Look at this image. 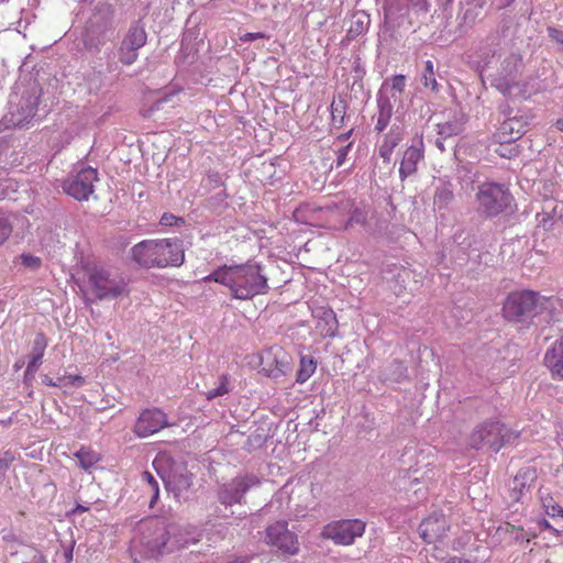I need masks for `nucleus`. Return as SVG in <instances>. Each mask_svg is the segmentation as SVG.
I'll use <instances>...</instances> for the list:
<instances>
[{"label":"nucleus","mask_w":563,"mask_h":563,"mask_svg":"<svg viewBox=\"0 0 563 563\" xmlns=\"http://www.w3.org/2000/svg\"><path fill=\"white\" fill-rule=\"evenodd\" d=\"M137 533L133 542L143 549L147 558H158L198 541L188 529L159 518L142 521L137 527Z\"/></svg>","instance_id":"obj_1"},{"label":"nucleus","mask_w":563,"mask_h":563,"mask_svg":"<svg viewBox=\"0 0 563 563\" xmlns=\"http://www.w3.org/2000/svg\"><path fill=\"white\" fill-rule=\"evenodd\" d=\"M227 286L233 298L249 300L269 289L267 277L262 267L255 263L242 265H223L203 278Z\"/></svg>","instance_id":"obj_2"},{"label":"nucleus","mask_w":563,"mask_h":563,"mask_svg":"<svg viewBox=\"0 0 563 563\" xmlns=\"http://www.w3.org/2000/svg\"><path fill=\"white\" fill-rule=\"evenodd\" d=\"M130 253L136 265L147 269L179 267L185 262L184 244L178 238L144 240Z\"/></svg>","instance_id":"obj_3"},{"label":"nucleus","mask_w":563,"mask_h":563,"mask_svg":"<svg viewBox=\"0 0 563 563\" xmlns=\"http://www.w3.org/2000/svg\"><path fill=\"white\" fill-rule=\"evenodd\" d=\"M87 276L88 290L97 300H112L130 294L128 280L102 266L88 267Z\"/></svg>","instance_id":"obj_4"},{"label":"nucleus","mask_w":563,"mask_h":563,"mask_svg":"<svg viewBox=\"0 0 563 563\" xmlns=\"http://www.w3.org/2000/svg\"><path fill=\"white\" fill-rule=\"evenodd\" d=\"M250 357V364L258 367L260 374L274 380L287 376L292 371L291 355L279 345H272Z\"/></svg>","instance_id":"obj_5"},{"label":"nucleus","mask_w":563,"mask_h":563,"mask_svg":"<svg viewBox=\"0 0 563 563\" xmlns=\"http://www.w3.org/2000/svg\"><path fill=\"white\" fill-rule=\"evenodd\" d=\"M541 296L533 290H515L508 294L503 305V317L512 322H521L538 312Z\"/></svg>","instance_id":"obj_6"},{"label":"nucleus","mask_w":563,"mask_h":563,"mask_svg":"<svg viewBox=\"0 0 563 563\" xmlns=\"http://www.w3.org/2000/svg\"><path fill=\"white\" fill-rule=\"evenodd\" d=\"M477 210L486 218L501 213L510 203L511 195L505 186L496 183H484L476 192Z\"/></svg>","instance_id":"obj_7"},{"label":"nucleus","mask_w":563,"mask_h":563,"mask_svg":"<svg viewBox=\"0 0 563 563\" xmlns=\"http://www.w3.org/2000/svg\"><path fill=\"white\" fill-rule=\"evenodd\" d=\"M366 522L361 519H343L325 525L321 538L331 540L338 545H351L356 538L364 534Z\"/></svg>","instance_id":"obj_8"},{"label":"nucleus","mask_w":563,"mask_h":563,"mask_svg":"<svg viewBox=\"0 0 563 563\" xmlns=\"http://www.w3.org/2000/svg\"><path fill=\"white\" fill-rule=\"evenodd\" d=\"M264 542L283 553L284 555H296L299 553L298 536L289 530L285 520L276 521L265 529Z\"/></svg>","instance_id":"obj_9"},{"label":"nucleus","mask_w":563,"mask_h":563,"mask_svg":"<svg viewBox=\"0 0 563 563\" xmlns=\"http://www.w3.org/2000/svg\"><path fill=\"white\" fill-rule=\"evenodd\" d=\"M508 430L497 420H487L477 426L471 434V444L474 448L487 446L494 451H498L504 446Z\"/></svg>","instance_id":"obj_10"},{"label":"nucleus","mask_w":563,"mask_h":563,"mask_svg":"<svg viewBox=\"0 0 563 563\" xmlns=\"http://www.w3.org/2000/svg\"><path fill=\"white\" fill-rule=\"evenodd\" d=\"M97 179V170L91 167H85L64 180L63 190L78 201H86L93 192Z\"/></svg>","instance_id":"obj_11"},{"label":"nucleus","mask_w":563,"mask_h":563,"mask_svg":"<svg viewBox=\"0 0 563 563\" xmlns=\"http://www.w3.org/2000/svg\"><path fill=\"white\" fill-rule=\"evenodd\" d=\"M147 42V34L143 26L133 25L123 37L119 49L118 59L123 65H132L139 58V49Z\"/></svg>","instance_id":"obj_12"},{"label":"nucleus","mask_w":563,"mask_h":563,"mask_svg":"<svg viewBox=\"0 0 563 563\" xmlns=\"http://www.w3.org/2000/svg\"><path fill=\"white\" fill-rule=\"evenodd\" d=\"M168 427L166 413L158 408L144 409L133 428L134 433L140 438L155 434Z\"/></svg>","instance_id":"obj_13"},{"label":"nucleus","mask_w":563,"mask_h":563,"mask_svg":"<svg viewBox=\"0 0 563 563\" xmlns=\"http://www.w3.org/2000/svg\"><path fill=\"white\" fill-rule=\"evenodd\" d=\"M424 158V144L422 134H416L412 143L404 154L399 166V176L401 180L413 175L418 170V163Z\"/></svg>","instance_id":"obj_14"},{"label":"nucleus","mask_w":563,"mask_h":563,"mask_svg":"<svg viewBox=\"0 0 563 563\" xmlns=\"http://www.w3.org/2000/svg\"><path fill=\"white\" fill-rule=\"evenodd\" d=\"M449 529L446 517L440 512L431 514L419 526L420 537L429 544L442 541Z\"/></svg>","instance_id":"obj_15"},{"label":"nucleus","mask_w":563,"mask_h":563,"mask_svg":"<svg viewBox=\"0 0 563 563\" xmlns=\"http://www.w3.org/2000/svg\"><path fill=\"white\" fill-rule=\"evenodd\" d=\"M260 484V478L254 475L236 477L230 484L223 486L220 493L222 504L232 505L241 503L244 494L253 486Z\"/></svg>","instance_id":"obj_16"},{"label":"nucleus","mask_w":563,"mask_h":563,"mask_svg":"<svg viewBox=\"0 0 563 563\" xmlns=\"http://www.w3.org/2000/svg\"><path fill=\"white\" fill-rule=\"evenodd\" d=\"M528 120L523 117H512L505 120L494 133V140L501 144H512L527 131Z\"/></svg>","instance_id":"obj_17"},{"label":"nucleus","mask_w":563,"mask_h":563,"mask_svg":"<svg viewBox=\"0 0 563 563\" xmlns=\"http://www.w3.org/2000/svg\"><path fill=\"white\" fill-rule=\"evenodd\" d=\"M543 361L552 378L563 379V334L545 352Z\"/></svg>","instance_id":"obj_18"},{"label":"nucleus","mask_w":563,"mask_h":563,"mask_svg":"<svg viewBox=\"0 0 563 563\" xmlns=\"http://www.w3.org/2000/svg\"><path fill=\"white\" fill-rule=\"evenodd\" d=\"M537 479V472L533 467L520 470L512 481V498L519 501L520 498L530 490Z\"/></svg>","instance_id":"obj_19"},{"label":"nucleus","mask_w":563,"mask_h":563,"mask_svg":"<svg viewBox=\"0 0 563 563\" xmlns=\"http://www.w3.org/2000/svg\"><path fill=\"white\" fill-rule=\"evenodd\" d=\"M141 492L148 497V507L154 508L159 497V484L153 474L145 471L141 476Z\"/></svg>","instance_id":"obj_20"},{"label":"nucleus","mask_w":563,"mask_h":563,"mask_svg":"<svg viewBox=\"0 0 563 563\" xmlns=\"http://www.w3.org/2000/svg\"><path fill=\"white\" fill-rule=\"evenodd\" d=\"M166 486L170 487L176 494H180L190 488L192 481L191 474L186 467H181L179 472H173L167 479L163 478Z\"/></svg>","instance_id":"obj_21"},{"label":"nucleus","mask_w":563,"mask_h":563,"mask_svg":"<svg viewBox=\"0 0 563 563\" xmlns=\"http://www.w3.org/2000/svg\"><path fill=\"white\" fill-rule=\"evenodd\" d=\"M378 112L376 118L375 130L380 133L389 124L393 117L394 107L388 98H378L377 100Z\"/></svg>","instance_id":"obj_22"},{"label":"nucleus","mask_w":563,"mask_h":563,"mask_svg":"<svg viewBox=\"0 0 563 563\" xmlns=\"http://www.w3.org/2000/svg\"><path fill=\"white\" fill-rule=\"evenodd\" d=\"M317 365L318 363L313 356L302 355L296 374V382L298 384L306 383L314 374Z\"/></svg>","instance_id":"obj_23"},{"label":"nucleus","mask_w":563,"mask_h":563,"mask_svg":"<svg viewBox=\"0 0 563 563\" xmlns=\"http://www.w3.org/2000/svg\"><path fill=\"white\" fill-rule=\"evenodd\" d=\"M453 186L449 181H443L441 186H439L433 196V203L438 208H446L453 200Z\"/></svg>","instance_id":"obj_24"},{"label":"nucleus","mask_w":563,"mask_h":563,"mask_svg":"<svg viewBox=\"0 0 563 563\" xmlns=\"http://www.w3.org/2000/svg\"><path fill=\"white\" fill-rule=\"evenodd\" d=\"M74 455L78 460L79 466L85 471H89L100 461L99 453L91 448L82 446Z\"/></svg>","instance_id":"obj_25"},{"label":"nucleus","mask_w":563,"mask_h":563,"mask_svg":"<svg viewBox=\"0 0 563 563\" xmlns=\"http://www.w3.org/2000/svg\"><path fill=\"white\" fill-rule=\"evenodd\" d=\"M540 501L548 516L563 518V508L554 500L550 493L540 492Z\"/></svg>","instance_id":"obj_26"},{"label":"nucleus","mask_w":563,"mask_h":563,"mask_svg":"<svg viewBox=\"0 0 563 563\" xmlns=\"http://www.w3.org/2000/svg\"><path fill=\"white\" fill-rule=\"evenodd\" d=\"M421 81L424 88L430 89L434 93L439 92L440 86L435 78L434 65L432 60H427L424 63V70L421 76Z\"/></svg>","instance_id":"obj_27"},{"label":"nucleus","mask_w":563,"mask_h":563,"mask_svg":"<svg viewBox=\"0 0 563 563\" xmlns=\"http://www.w3.org/2000/svg\"><path fill=\"white\" fill-rule=\"evenodd\" d=\"M345 102L342 99L333 100L330 106L332 123L335 128H341L345 118Z\"/></svg>","instance_id":"obj_28"},{"label":"nucleus","mask_w":563,"mask_h":563,"mask_svg":"<svg viewBox=\"0 0 563 563\" xmlns=\"http://www.w3.org/2000/svg\"><path fill=\"white\" fill-rule=\"evenodd\" d=\"M219 386L217 388L210 389L205 393V397L207 400H212L217 397L224 396L230 393V383H229V376L227 374H222L219 377Z\"/></svg>","instance_id":"obj_29"},{"label":"nucleus","mask_w":563,"mask_h":563,"mask_svg":"<svg viewBox=\"0 0 563 563\" xmlns=\"http://www.w3.org/2000/svg\"><path fill=\"white\" fill-rule=\"evenodd\" d=\"M15 459V453L12 451H5L2 454H0V482L4 479L7 472L9 471Z\"/></svg>","instance_id":"obj_30"},{"label":"nucleus","mask_w":563,"mask_h":563,"mask_svg":"<svg viewBox=\"0 0 563 563\" xmlns=\"http://www.w3.org/2000/svg\"><path fill=\"white\" fill-rule=\"evenodd\" d=\"M398 144L384 137L383 143L379 145L378 154L385 162H390L393 152Z\"/></svg>","instance_id":"obj_31"},{"label":"nucleus","mask_w":563,"mask_h":563,"mask_svg":"<svg viewBox=\"0 0 563 563\" xmlns=\"http://www.w3.org/2000/svg\"><path fill=\"white\" fill-rule=\"evenodd\" d=\"M404 134H405V130H404V126L402 125H397V124H394L389 132L387 134H385V139L391 141V142H395L396 144L399 145V143L402 141L404 139Z\"/></svg>","instance_id":"obj_32"},{"label":"nucleus","mask_w":563,"mask_h":563,"mask_svg":"<svg viewBox=\"0 0 563 563\" xmlns=\"http://www.w3.org/2000/svg\"><path fill=\"white\" fill-rule=\"evenodd\" d=\"M21 263L30 269H37L42 265V260L38 256L23 253L20 256Z\"/></svg>","instance_id":"obj_33"},{"label":"nucleus","mask_w":563,"mask_h":563,"mask_svg":"<svg viewBox=\"0 0 563 563\" xmlns=\"http://www.w3.org/2000/svg\"><path fill=\"white\" fill-rule=\"evenodd\" d=\"M495 152L505 158H512L518 154V150L516 146H512V144H501L499 143V146L495 150Z\"/></svg>","instance_id":"obj_34"},{"label":"nucleus","mask_w":563,"mask_h":563,"mask_svg":"<svg viewBox=\"0 0 563 563\" xmlns=\"http://www.w3.org/2000/svg\"><path fill=\"white\" fill-rule=\"evenodd\" d=\"M12 233V227L9 223V221L0 217V245H2L11 235Z\"/></svg>","instance_id":"obj_35"},{"label":"nucleus","mask_w":563,"mask_h":563,"mask_svg":"<svg viewBox=\"0 0 563 563\" xmlns=\"http://www.w3.org/2000/svg\"><path fill=\"white\" fill-rule=\"evenodd\" d=\"M47 340L44 333H37L33 342V353L44 354Z\"/></svg>","instance_id":"obj_36"},{"label":"nucleus","mask_w":563,"mask_h":563,"mask_svg":"<svg viewBox=\"0 0 563 563\" xmlns=\"http://www.w3.org/2000/svg\"><path fill=\"white\" fill-rule=\"evenodd\" d=\"M406 87V77L404 75H396L391 78V89L401 95Z\"/></svg>","instance_id":"obj_37"},{"label":"nucleus","mask_w":563,"mask_h":563,"mask_svg":"<svg viewBox=\"0 0 563 563\" xmlns=\"http://www.w3.org/2000/svg\"><path fill=\"white\" fill-rule=\"evenodd\" d=\"M352 146V143L347 144L346 146H343L341 148H339L335 153H336V159H335V167L339 168L341 166H343V164L345 163V159H346V156L350 152V148Z\"/></svg>","instance_id":"obj_38"},{"label":"nucleus","mask_w":563,"mask_h":563,"mask_svg":"<svg viewBox=\"0 0 563 563\" xmlns=\"http://www.w3.org/2000/svg\"><path fill=\"white\" fill-rule=\"evenodd\" d=\"M64 377H65V386L73 385V386L80 387L85 384V378L80 375H69V376H64Z\"/></svg>","instance_id":"obj_39"},{"label":"nucleus","mask_w":563,"mask_h":563,"mask_svg":"<svg viewBox=\"0 0 563 563\" xmlns=\"http://www.w3.org/2000/svg\"><path fill=\"white\" fill-rule=\"evenodd\" d=\"M261 38H267L266 34L262 32H249L240 37L242 42H252Z\"/></svg>","instance_id":"obj_40"},{"label":"nucleus","mask_w":563,"mask_h":563,"mask_svg":"<svg viewBox=\"0 0 563 563\" xmlns=\"http://www.w3.org/2000/svg\"><path fill=\"white\" fill-rule=\"evenodd\" d=\"M178 221H183V220L180 218L175 217L172 213H164L161 217V221L159 222L163 225L172 227V225L176 224Z\"/></svg>","instance_id":"obj_41"},{"label":"nucleus","mask_w":563,"mask_h":563,"mask_svg":"<svg viewBox=\"0 0 563 563\" xmlns=\"http://www.w3.org/2000/svg\"><path fill=\"white\" fill-rule=\"evenodd\" d=\"M43 383L47 386L60 387V386H65V377H58L57 380H54L53 378L45 376L43 378Z\"/></svg>","instance_id":"obj_42"},{"label":"nucleus","mask_w":563,"mask_h":563,"mask_svg":"<svg viewBox=\"0 0 563 563\" xmlns=\"http://www.w3.org/2000/svg\"><path fill=\"white\" fill-rule=\"evenodd\" d=\"M548 33L552 40L563 44V32H561L560 30H558L555 27L550 26V27H548Z\"/></svg>","instance_id":"obj_43"},{"label":"nucleus","mask_w":563,"mask_h":563,"mask_svg":"<svg viewBox=\"0 0 563 563\" xmlns=\"http://www.w3.org/2000/svg\"><path fill=\"white\" fill-rule=\"evenodd\" d=\"M44 354L33 353L31 361L29 362L27 369L37 367L42 363Z\"/></svg>","instance_id":"obj_44"},{"label":"nucleus","mask_w":563,"mask_h":563,"mask_svg":"<svg viewBox=\"0 0 563 563\" xmlns=\"http://www.w3.org/2000/svg\"><path fill=\"white\" fill-rule=\"evenodd\" d=\"M445 563H471V561L460 556H452Z\"/></svg>","instance_id":"obj_45"},{"label":"nucleus","mask_w":563,"mask_h":563,"mask_svg":"<svg viewBox=\"0 0 563 563\" xmlns=\"http://www.w3.org/2000/svg\"><path fill=\"white\" fill-rule=\"evenodd\" d=\"M2 539L5 541V542H15L16 541V537L14 533H12L11 531L7 532V533H3L2 536Z\"/></svg>","instance_id":"obj_46"},{"label":"nucleus","mask_w":563,"mask_h":563,"mask_svg":"<svg viewBox=\"0 0 563 563\" xmlns=\"http://www.w3.org/2000/svg\"><path fill=\"white\" fill-rule=\"evenodd\" d=\"M88 507L86 506H82L80 504H77V506L75 507V509L73 510V514H77V512H85V511H88Z\"/></svg>","instance_id":"obj_47"},{"label":"nucleus","mask_w":563,"mask_h":563,"mask_svg":"<svg viewBox=\"0 0 563 563\" xmlns=\"http://www.w3.org/2000/svg\"><path fill=\"white\" fill-rule=\"evenodd\" d=\"M555 128H556L559 131L563 132V117H562V118H560V119H558V120L555 121Z\"/></svg>","instance_id":"obj_48"},{"label":"nucleus","mask_w":563,"mask_h":563,"mask_svg":"<svg viewBox=\"0 0 563 563\" xmlns=\"http://www.w3.org/2000/svg\"><path fill=\"white\" fill-rule=\"evenodd\" d=\"M350 134H351V131L349 133H346V134L341 135L340 139H344L345 140V139L349 137Z\"/></svg>","instance_id":"obj_49"}]
</instances>
